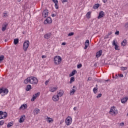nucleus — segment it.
<instances>
[{
  "label": "nucleus",
  "mask_w": 128,
  "mask_h": 128,
  "mask_svg": "<svg viewBox=\"0 0 128 128\" xmlns=\"http://www.w3.org/2000/svg\"><path fill=\"white\" fill-rule=\"evenodd\" d=\"M24 83L25 84H36L38 83V80L36 77L31 76L28 77L26 79H25Z\"/></svg>",
  "instance_id": "f257e3e1"
},
{
  "label": "nucleus",
  "mask_w": 128,
  "mask_h": 128,
  "mask_svg": "<svg viewBox=\"0 0 128 128\" xmlns=\"http://www.w3.org/2000/svg\"><path fill=\"white\" fill-rule=\"evenodd\" d=\"M28 46H30V41H28V40H26L24 42L23 44V50L24 52H26V50H28Z\"/></svg>",
  "instance_id": "f03ea898"
},
{
  "label": "nucleus",
  "mask_w": 128,
  "mask_h": 128,
  "mask_svg": "<svg viewBox=\"0 0 128 128\" xmlns=\"http://www.w3.org/2000/svg\"><path fill=\"white\" fill-rule=\"evenodd\" d=\"M8 94V88H0V94H1L2 96H6V94Z\"/></svg>",
  "instance_id": "7ed1b4c3"
},
{
  "label": "nucleus",
  "mask_w": 128,
  "mask_h": 128,
  "mask_svg": "<svg viewBox=\"0 0 128 128\" xmlns=\"http://www.w3.org/2000/svg\"><path fill=\"white\" fill-rule=\"evenodd\" d=\"M55 64H60L62 62V57L56 56L54 58Z\"/></svg>",
  "instance_id": "20e7f679"
},
{
  "label": "nucleus",
  "mask_w": 128,
  "mask_h": 128,
  "mask_svg": "<svg viewBox=\"0 0 128 128\" xmlns=\"http://www.w3.org/2000/svg\"><path fill=\"white\" fill-rule=\"evenodd\" d=\"M118 110L116 108V107L113 106L110 108V114H112V116H116V114H118Z\"/></svg>",
  "instance_id": "39448f33"
},
{
  "label": "nucleus",
  "mask_w": 128,
  "mask_h": 128,
  "mask_svg": "<svg viewBox=\"0 0 128 128\" xmlns=\"http://www.w3.org/2000/svg\"><path fill=\"white\" fill-rule=\"evenodd\" d=\"M65 122L67 126H70V124H72V117H67L66 120Z\"/></svg>",
  "instance_id": "423d86ee"
},
{
  "label": "nucleus",
  "mask_w": 128,
  "mask_h": 128,
  "mask_svg": "<svg viewBox=\"0 0 128 128\" xmlns=\"http://www.w3.org/2000/svg\"><path fill=\"white\" fill-rule=\"evenodd\" d=\"M52 20L50 17H48L44 21V24H52Z\"/></svg>",
  "instance_id": "0eeeda50"
},
{
  "label": "nucleus",
  "mask_w": 128,
  "mask_h": 128,
  "mask_svg": "<svg viewBox=\"0 0 128 128\" xmlns=\"http://www.w3.org/2000/svg\"><path fill=\"white\" fill-rule=\"evenodd\" d=\"M42 16L43 18H48V9H45L43 11Z\"/></svg>",
  "instance_id": "6e6552de"
},
{
  "label": "nucleus",
  "mask_w": 128,
  "mask_h": 128,
  "mask_svg": "<svg viewBox=\"0 0 128 128\" xmlns=\"http://www.w3.org/2000/svg\"><path fill=\"white\" fill-rule=\"evenodd\" d=\"M52 100L54 102H58L60 100V96L55 94L52 97Z\"/></svg>",
  "instance_id": "1a4fd4ad"
},
{
  "label": "nucleus",
  "mask_w": 128,
  "mask_h": 128,
  "mask_svg": "<svg viewBox=\"0 0 128 128\" xmlns=\"http://www.w3.org/2000/svg\"><path fill=\"white\" fill-rule=\"evenodd\" d=\"M76 92V87L74 86L72 90L70 91V95L72 96Z\"/></svg>",
  "instance_id": "9d476101"
},
{
  "label": "nucleus",
  "mask_w": 128,
  "mask_h": 128,
  "mask_svg": "<svg viewBox=\"0 0 128 128\" xmlns=\"http://www.w3.org/2000/svg\"><path fill=\"white\" fill-rule=\"evenodd\" d=\"M104 11H100L98 18L100 20V18H104Z\"/></svg>",
  "instance_id": "9b49d317"
},
{
  "label": "nucleus",
  "mask_w": 128,
  "mask_h": 128,
  "mask_svg": "<svg viewBox=\"0 0 128 128\" xmlns=\"http://www.w3.org/2000/svg\"><path fill=\"white\" fill-rule=\"evenodd\" d=\"M52 2L54 4V6L56 10L58 8V0H52Z\"/></svg>",
  "instance_id": "f8f14e48"
},
{
  "label": "nucleus",
  "mask_w": 128,
  "mask_h": 128,
  "mask_svg": "<svg viewBox=\"0 0 128 128\" xmlns=\"http://www.w3.org/2000/svg\"><path fill=\"white\" fill-rule=\"evenodd\" d=\"M52 36V33L49 32L45 34L44 35V38H46V40H48Z\"/></svg>",
  "instance_id": "ddd939ff"
},
{
  "label": "nucleus",
  "mask_w": 128,
  "mask_h": 128,
  "mask_svg": "<svg viewBox=\"0 0 128 128\" xmlns=\"http://www.w3.org/2000/svg\"><path fill=\"white\" fill-rule=\"evenodd\" d=\"M40 92H38L36 94L33 95V97L31 99L32 102H34L36 98L37 97L40 96Z\"/></svg>",
  "instance_id": "4468645a"
},
{
  "label": "nucleus",
  "mask_w": 128,
  "mask_h": 128,
  "mask_svg": "<svg viewBox=\"0 0 128 128\" xmlns=\"http://www.w3.org/2000/svg\"><path fill=\"white\" fill-rule=\"evenodd\" d=\"M8 26V24L7 22L4 23L2 26V32H4V30H6V26Z\"/></svg>",
  "instance_id": "2eb2a0df"
},
{
  "label": "nucleus",
  "mask_w": 128,
  "mask_h": 128,
  "mask_svg": "<svg viewBox=\"0 0 128 128\" xmlns=\"http://www.w3.org/2000/svg\"><path fill=\"white\" fill-rule=\"evenodd\" d=\"M112 44V46H114V48L116 50H120V48H118V42L116 43V41L114 40H113Z\"/></svg>",
  "instance_id": "dca6fc26"
},
{
  "label": "nucleus",
  "mask_w": 128,
  "mask_h": 128,
  "mask_svg": "<svg viewBox=\"0 0 128 128\" xmlns=\"http://www.w3.org/2000/svg\"><path fill=\"white\" fill-rule=\"evenodd\" d=\"M58 90V87H54V86H50V92H54L56 90Z\"/></svg>",
  "instance_id": "f3484780"
},
{
  "label": "nucleus",
  "mask_w": 128,
  "mask_h": 128,
  "mask_svg": "<svg viewBox=\"0 0 128 128\" xmlns=\"http://www.w3.org/2000/svg\"><path fill=\"white\" fill-rule=\"evenodd\" d=\"M89 45H90V40H86L84 43L85 46L84 47V50H86V48H88V47Z\"/></svg>",
  "instance_id": "a211bd4d"
},
{
  "label": "nucleus",
  "mask_w": 128,
  "mask_h": 128,
  "mask_svg": "<svg viewBox=\"0 0 128 128\" xmlns=\"http://www.w3.org/2000/svg\"><path fill=\"white\" fill-rule=\"evenodd\" d=\"M26 108H28V105L26 104H23L20 108V110H22Z\"/></svg>",
  "instance_id": "6ab92c4d"
},
{
  "label": "nucleus",
  "mask_w": 128,
  "mask_h": 128,
  "mask_svg": "<svg viewBox=\"0 0 128 128\" xmlns=\"http://www.w3.org/2000/svg\"><path fill=\"white\" fill-rule=\"evenodd\" d=\"M40 112V109L38 108H36L34 110L33 114L34 116H36V114H39Z\"/></svg>",
  "instance_id": "aec40b11"
},
{
  "label": "nucleus",
  "mask_w": 128,
  "mask_h": 128,
  "mask_svg": "<svg viewBox=\"0 0 128 128\" xmlns=\"http://www.w3.org/2000/svg\"><path fill=\"white\" fill-rule=\"evenodd\" d=\"M128 100V97L126 96L121 100V102L122 104H126V102Z\"/></svg>",
  "instance_id": "412c9836"
},
{
  "label": "nucleus",
  "mask_w": 128,
  "mask_h": 128,
  "mask_svg": "<svg viewBox=\"0 0 128 128\" xmlns=\"http://www.w3.org/2000/svg\"><path fill=\"white\" fill-rule=\"evenodd\" d=\"M24 118H26V116L24 115H22L21 116L19 122L20 123L24 122Z\"/></svg>",
  "instance_id": "4be33fe9"
},
{
  "label": "nucleus",
  "mask_w": 128,
  "mask_h": 128,
  "mask_svg": "<svg viewBox=\"0 0 128 128\" xmlns=\"http://www.w3.org/2000/svg\"><path fill=\"white\" fill-rule=\"evenodd\" d=\"M102 54V50H100L98 52H96V57L100 58Z\"/></svg>",
  "instance_id": "5701e85b"
},
{
  "label": "nucleus",
  "mask_w": 128,
  "mask_h": 128,
  "mask_svg": "<svg viewBox=\"0 0 128 128\" xmlns=\"http://www.w3.org/2000/svg\"><path fill=\"white\" fill-rule=\"evenodd\" d=\"M58 96H64V91L62 90H60V91L58 92Z\"/></svg>",
  "instance_id": "b1692460"
},
{
  "label": "nucleus",
  "mask_w": 128,
  "mask_h": 128,
  "mask_svg": "<svg viewBox=\"0 0 128 128\" xmlns=\"http://www.w3.org/2000/svg\"><path fill=\"white\" fill-rule=\"evenodd\" d=\"M46 122H48L49 124L50 122H54V119L50 118V117H47L46 118Z\"/></svg>",
  "instance_id": "393cba45"
},
{
  "label": "nucleus",
  "mask_w": 128,
  "mask_h": 128,
  "mask_svg": "<svg viewBox=\"0 0 128 128\" xmlns=\"http://www.w3.org/2000/svg\"><path fill=\"white\" fill-rule=\"evenodd\" d=\"M77 72L76 70H74L70 74H69V76H74L76 74V73Z\"/></svg>",
  "instance_id": "a878e982"
},
{
  "label": "nucleus",
  "mask_w": 128,
  "mask_h": 128,
  "mask_svg": "<svg viewBox=\"0 0 128 128\" xmlns=\"http://www.w3.org/2000/svg\"><path fill=\"white\" fill-rule=\"evenodd\" d=\"M32 90V85L30 84H28L26 86V92H29V90Z\"/></svg>",
  "instance_id": "bb28decb"
},
{
  "label": "nucleus",
  "mask_w": 128,
  "mask_h": 128,
  "mask_svg": "<svg viewBox=\"0 0 128 128\" xmlns=\"http://www.w3.org/2000/svg\"><path fill=\"white\" fill-rule=\"evenodd\" d=\"M2 117L3 118H6V116H8V113H6V112H3L2 114Z\"/></svg>",
  "instance_id": "cd10ccee"
},
{
  "label": "nucleus",
  "mask_w": 128,
  "mask_h": 128,
  "mask_svg": "<svg viewBox=\"0 0 128 128\" xmlns=\"http://www.w3.org/2000/svg\"><path fill=\"white\" fill-rule=\"evenodd\" d=\"M126 40H124L121 43V46H126Z\"/></svg>",
  "instance_id": "c85d7f7f"
},
{
  "label": "nucleus",
  "mask_w": 128,
  "mask_h": 128,
  "mask_svg": "<svg viewBox=\"0 0 128 128\" xmlns=\"http://www.w3.org/2000/svg\"><path fill=\"white\" fill-rule=\"evenodd\" d=\"M94 8L96 10V8H100V4H95L94 6H93Z\"/></svg>",
  "instance_id": "c756f323"
},
{
  "label": "nucleus",
  "mask_w": 128,
  "mask_h": 128,
  "mask_svg": "<svg viewBox=\"0 0 128 128\" xmlns=\"http://www.w3.org/2000/svg\"><path fill=\"white\" fill-rule=\"evenodd\" d=\"M14 44H18V38H15L14 40Z\"/></svg>",
  "instance_id": "7c9ffc66"
},
{
  "label": "nucleus",
  "mask_w": 128,
  "mask_h": 128,
  "mask_svg": "<svg viewBox=\"0 0 128 128\" xmlns=\"http://www.w3.org/2000/svg\"><path fill=\"white\" fill-rule=\"evenodd\" d=\"M14 126V123L12 122H9L7 125V128H10V126Z\"/></svg>",
  "instance_id": "2f4dec72"
},
{
  "label": "nucleus",
  "mask_w": 128,
  "mask_h": 128,
  "mask_svg": "<svg viewBox=\"0 0 128 128\" xmlns=\"http://www.w3.org/2000/svg\"><path fill=\"white\" fill-rule=\"evenodd\" d=\"M74 80H75L74 77H72L70 79V84H72V82H74Z\"/></svg>",
  "instance_id": "473e14b6"
},
{
  "label": "nucleus",
  "mask_w": 128,
  "mask_h": 128,
  "mask_svg": "<svg viewBox=\"0 0 128 128\" xmlns=\"http://www.w3.org/2000/svg\"><path fill=\"white\" fill-rule=\"evenodd\" d=\"M93 92L94 94H96L98 92V88H93Z\"/></svg>",
  "instance_id": "72a5a7b5"
},
{
  "label": "nucleus",
  "mask_w": 128,
  "mask_h": 128,
  "mask_svg": "<svg viewBox=\"0 0 128 128\" xmlns=\"http://www.w3.org/2000/svg\"><path fill=\"white\" fill-rule=\"evenodd\" d=\"M86 17L88 18H90V12H88L86 14Z\"/></svg>",
  "instance_id": "f704fd0d"
},
{
  "label": "nucleus",
  "mask_w": 128,
  "mask_h": 128,
  "mask_svg": "<svg viewBox=\"0 0 128 128\" xmlns=\"http://www.w3.org/2000/svg\"><path fill=\"white\" fill-rule=\"evenodd\" d=\"M4 56H0V62H2V60H4Z\"/></svg>",
  "instance_id": "c9c22d12"
},
{
  "label": "nucleus",
  "mask_w": 128,
  "mask_h": 128,
  "mask_svg": "<svg viewBox=\"0 0 128 128\" xmlns=\"http://www.w3.org/2000/svg\"><path fill=\"white\" fill-rule=\"evenodd\" d=\"M74 33L71 32L68 34V36H74Z\"/></svg>",
  "instance_id": "e433bc0d"
},
{
  "label": "nucleus",
  "mask_w": 128,
  "mask_h": 128,
  "mask_svg": "<svg viewBox=\"0 0 128 128\" xmlns=\"http://www.w3.org/2000/svg\"><path fill=\"white\" fill-rule=\"evenodd\" d=\"M2 111H0V120H2L3 118L2 116Z\"/></svg>",
  "instance_id": "4c0bfd02"
},
{
  "label": "nucleus",
  "mask_w": 128,
  "mask_h": 128,
  "mask_svg": "<svg viewBox=\"0 0 128 128\" xmlns=\"http://www.w3.org/2000/svg\"><path fill=\"white\" fill-rule=\"evenodd\" d=\"M2 16L4 18H6V16H8V14L6 13H4L3 14V15H2Z\"/></svg>",
  "instance_id": "58836bf2"
},
{
  "label": "nucleus",
  "mask_w": 128,
  "mask_h": 128,
  "mask_svg": "<svg viewBox=\"0 0 128 128\" xmlns=\"http://www.w3.org/2000/svg\"><path fill=\"white\" fill-rule=\"evenodd\" d=\"M4 124V120L0 121V126H2Z\"/></svg>",
  "instance_id": "ea45409f"
},
{
  "label": "nucleus",
  "mask_w": 128,
  "mask_h": 128,
  "mask_svg": "<svg viewBox=\"0 0 128 128\" xmlns=\"http://www.w3.org/2000/svg\"><path fill=\"white\" fill-rule=\"evenodd\" d=\"M61 1L62 4H64V2H68V0H61Z\"/></svg>",
  "instance_id": "a19ab883"
},
{
  "label": "nucleus",
  "mask_w": 128,
  "mask_h": 128,
  "mask_svg": "<svg viewBox=\"0 0 128 128\" xmlns=\"http://www.w3.org/2000/svg\"><path fill=\"white\" fill-rule=\"evenodd\" d=\"M82 64H78V65L77 66L78 68H82Z\"/></svg>",
  "instance_id": "79ce46f5"
},
{
  "label": "nucleus",
  "mask_w": 128,
  "mask_h": 128,
  "mask_svg": "<svg viewBox=\"0 0 128 128\" xmlns=\"http://www.w3.org/2000/svg\"><path fill=\"white\" fill-rule=\"evenodd\" d=\"M124 28H128V22H126L124 24Z\"/></svg>",
  "instance_id": "37998d69"
},
{
  "label": "nucleus",
  "mask_w": 128,
  "mask_h": 128,
  "mask_svg": "<svg viewBox=\"0 0 128 128\" xmlns=\"http://www.w3.org/2000/svg\"><path fill=\"white\" fill-rule=\"evenodd\" d=\"M102 94H98L97 96H96V98H100V96H102Z\"/></svg>",
  "instance_id": "c03bdc74"
},
{
  "label": "nucleus",
  "mask_w": 128,
  "mask_h": 128,
  "mask_svg": "<svg viewBox=\"0 0 128 128\" xmlns=\"http://www.w3.org/2000/svg\"><path fill=\"white\" fill-rule=\"evenodd\" d=\"M120 126H124V123L123 122L120 123Z\"/></svg>",
  "instance_id": "a18cd8bd"
},
{
  "label": "nucleus",
  "mask_w": 128,
  "mask_h": 128,
  "mask_svg": "<svg viewBox=\"0 0 128 128\" xmlns=\"http://www.w3.org/2000/svg\"><path fill=\"white\" fill-rule=\"evenodd\" d=\"M115 34H116L117 36H118L120 34V32L119 31H116L115 32Z\"/></svg>",
  "instance_id": "49530a36"
},
{
  "label": "nucleus",
  "mask_w": 128,
  "mask_h": 128,
  "mask_svg": "<svg viewBox=\"0 0 128 128\" xmlns=\"http://www.w3.org/2000/svg\"><path fill=\"white\" fill-rule=\"evenodd\" d=\"M119 76H120V78H124V74H120L119 75Z\"/></svg>",
  "instance_id": "de8ad7c7"
},
{
  "label": "nucleus",
  "mask_w": 128,
  "mask_h": 128,
  "mask_svg": "<svg viewBox=\"0 0 128 128\" xmlns=\"http://www.w3.org/2000/svg\"><path fill=\"white\" fill-rule=\"evenodd\" d=\"M50 81H48V80H46V81L45 82V84L46 86V84H48V82H49Z\"/></svg>",
  "instance_id": "09e8293b"
},
{
  "label": "nucleus",
  "mask_w": 128,
  "mask_h": 128,
  "mask_svg": "<svg viewBox=\"0 0 128 128\" xmlns=\"http://www.w3.org/2000/svg\"><path fill=\"white\" fill-rule=\"evenodd\" d=\"M103 2H104V4H106V2H108V0H102Z\"/></svg>",
  "instance_id": "8fccbe9b"
},
{
  "label": "nucleus",
  "mask_w": 128,
  "mask_h": 128,
  "mask_svg": "<svg viewBox=\"0 0 128 128\" xmlns=\"http://www.w3.org/2000/svg\"><path fill=\"white\" fill-rule=\"evenodd\" d=\"M46 58V56L43 55V56H42V58Z\"/></svg>",
  "instance_id": "3c124183"
},
{
  "label": "nucleus",
  "mask_w": 128,
  "mask_h": 128,
  "mask_svg": "<svg viewBox=\"0 0 128 128\" xmlns=\"http://www.w3.org/2000/svg\"><path fill=\"white\" fill-rule=\"evenodd\" d=\"M52 18H54V16H56V14H52Z\"/></svg>",
  "instance_id": "603ef678"
},
{
  "label": "nucleus",
  "mask_w": 128,
  "mask_h": 128,
  "mask_svg": "<svg viewBox=\"0 0 128 128\" xmlns=\"http://www.w3.org/2000/svg\"><path fill=\"white\" fill-rule=\"evenodd\" d=\"M62 46H66V42H62Z\"/></svg>",
  "instance_id": "864d4df0"
},
{
  "label": "nucleus",
  "mask_w": 128,
  "mask_h": 128,
  "mask_svg": "<svg viewBox=\"0 0 128 128\" xmlns=\"http://www.w3.org/2000/svg\"><path fill=\"white\" fill-rule=\"evenodd\" d=\"M92 80V78L89 77V78H88V80Z\"/></svg>",
  "instance_id": "5fc2aeb1"
},
{
  "label": "nucleus",
  "mask_w": 128,
  "mask_h": 128,
  "mask_svg": "<svg viewBox=\"0 0 128 128\" xmlns=\"http://www.w3.org/2000/svg\"><path fill=\"white\" fill-rule=\"evenodd\" d=\"M108 38V36L107 35L105 36L104 38Z\"/></svg>",
  "instance_id": "6e6d98bb"
},
{
  "label": "nucleus",
  "mask_w": 128,
  "mask_h": 128,
  "mask_svg": "<svg viewBox=\"0 0 128 128\" xmlns=\"http://www.w3.org/2000/svg\"><path fill=\"white\" fill-rule=\"evenodd\" d=\"M74 110H76V107H74Z\"/></svg>",
  "instance_id": "4d7b16f0"
},
{
  "label": "nucleus",
  "mask_w": 128,
  "mask_h": 128,
  "mask_svg": "<svg viewBox=\"0 0 128 128\" xmlns=\"http://www.w3.org/2000/svg\"><path fill=\"white\" fill-rule=\"evenodd\" d=\"M123 68H124V70H126V68L124 67Z\"/></svg>",
  "instance_id": "13d9d810"
},
{
  "label": "nucleus",
  "mask_w": 128,
  "mask_h": 128,
  "mask_svg": "<svg viewBox=\"0 0 128 128\" xmlns=\"http://www.w3.org/2000/svg\"><path fill=\"white\" fill-rule=\"evenodd\" d=\"M18 0V2H20L21 0Z\"/></svg>",
  "instance_id": "bf43d9fd"
},
{
  "label": "nucleus",
  "mask_w": 128,
  "mask_h": 128,
  "mask_svg": "<svg viewBox=\"0 0 128 128\" xmlns=\"http://www.w3.org/2000/svg\"><path fill=\"white\" fill-rule=\"evenodd\" d=\"M108 80H106V82H108Z\"/></svg>",
  "instance_id": "052dcab7"
},
{
  "label": "nucleus",
  "mask_w": 128,
  "mask_h": 128,
  "mask_svg": "<svg viewBox=\"0 0 128 128\" xmlns=\"http://www.w3.org/2000/svg\"><path fill=\"white\" fill-rule=\"evenodd\" d=\"M126 116H128V113L127 114Z\"/></svg>",
  "instance_id": "680f3d73"
},
{
  "label": "nucleus",
  "mask_w": 128,
  "mask_h": 128,
  "mask_svg": "<svg viewBox=\"0 0 128 128\" xmlns=\"http://www.w3.org/2000/svg\"><path fill=\"white\" fill-rule=\"evenodd\" d=\"M109 34H112V33H110Z\"/></svg>",
  "instance_id": "e2e57ef3"
},
{
  "label": "nucleus",
  "mask_w": 128,
  "mask_h": 128,
  "mask_svg": "<svg viewBox=\"0 0 128 128\" xmlns=\"http://www.w3.org/2000/svg\"><path fill=\"white\" fill-rule=\"evenodd\" d=\"M96 86H98V84L96 85Z\"/></svg>",
  "instance_id": "0e129e2a"
}]
</instances>
